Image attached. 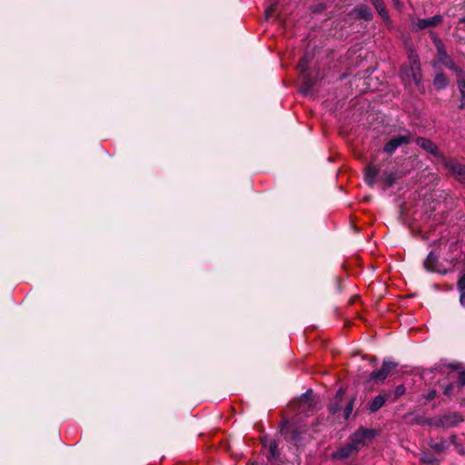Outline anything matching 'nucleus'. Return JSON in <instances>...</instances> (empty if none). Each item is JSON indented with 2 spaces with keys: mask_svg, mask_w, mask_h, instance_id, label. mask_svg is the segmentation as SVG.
<instances>
[{
  "mask_svg": "<svg viewBox=\"0 0 465 465\" xmlns=\"http://www.w3.org/2000/svg\"><path fill=\"white\" fill-rule=\"evenodd\" d=\"M399 76L406 88L410 87L413 82L420 93L424 94L425 88L422 84L421 66L413 67L402 64L400 68Z\"/></svg>",
  "mask_w": 465,
  "mask_h": 465,
  "instance_id": "4",
  "label": "nucleus"
},
{
  "mask_svg": "<svg viewBox=\"0 0 465 465\" xmlns=\"http://www.w3.org/2000/svg\"><path fill=\"white\" fill-rule=\"evenodd\" d=\"M433 427L441 428L445 430V425L442 418V414L440 416L433 417Z\"/></svg>",
  "mask_w": 465,
  "mask_h": 465,
  "instance_id": "30",
  "label": "nucleus"
},
{
  "mask_svg": "<svg viewBox=\"0 0 465 465\" xmlns=\"http://www.w3.org/2000/svg\"><path fill=\"white\" fill-rule=\"evenodd\" d=\"M392 393L391 391H386L383 394H379L374 399L368 403L367 410L370 413L377 412L381 408L384 406L386 401H390Z\"/></svg>",
  "mask_w": 465,
  "mask_h": 465,
  "instance_id": "14",
  "label": "nucleus"
},
{
  "mask_svg": "<svg viewBox=\"0 0 465 465\" xmlns=\"http://www.w3.org/2000/svg\"><path fill=\"white\" fill-rule=\"evenodd\" d=\"M275 10H276V8L274 6H271L270 8H268L265 11L266 17L268 18L269 16L272 15V14L275 12Z\"/></svg>",
  "mask_w": 465,
  "mask_h": 465,
  "instance_id": "39",
  "label": "nucleus"
},
{
  "mask_svg": "<svg viewBox=\"0 0 465 465\" xmlns=\"http://www.w3.org/2000/svg\"><path fill=\"white\" fill-rule=\"evenodd\" d=\"M428 446L438 454L444 453L449 450V441L443 437L440 438L439 441H436L434 439L430 438L428 440Z\"/></svg>",
  "mask_w": 465,
  "mask_h": 465,
  "instance_id": "18",
  "label": "nucleus"
},
{
  "mask_svg": "<svg viewBox=\"0 0 465 465\" xmlns=\"http://www.w3.org/2000/svg\"><path fill=\"white\" fill-rule=\"evenodd\" d=\"M383 164H373L371 163L365 167L364 181L369 186L372 187L374 185L379 174H381L380 180L384 183V190L392 187L397 180L401 178V174L396 167L390 170L382 169Z\"/></svg>",
  "mask_w": 465,
  "mask_h": 465,
  "instance_id": "1",
  "label": "nucleus"
},
{
  "mask_svg": "<svg viewBox=\"0 0 465 465\" xmlns=\"http://www.w3.org/2000/svg\"><path fill=\"white\" fill-rule=\"evenodd\" d=\"M377 435L378 431L376 430L367 429L361 426L349 437V440L351 442V444L354 445V447L357 448V450L359 451L361 447L371 443Z\"/></svg>",
  "mask_w": 465,
  "mask_h": 465,
  "instance_id": "7",
  "label": "nucleus"
},
{
  "mask_svg": "<svg viewBox=\"0 0 465 465\" xmlns=\"http://www.w3.org/2000/svg\"><path fill=\"white\" fill-rule=\"evenodd\" d=\"M443 22V16L441 15H435L428 18H418L414 23L413 26L416 31L424 30L429 27H435Z\"/></svg>",
  "mask_w": 465,
  "mask_h": 465,
  "instance_id": "11",
  "label": "nucleus"
},
{
  "mask_svg": "<svg viewBox=\"0 0 465 465\" xmlns=\"http://www.w3.org/2000/svg\"><path fill=\"white\" fill-rule=\"evenodd\" d=\"M445 430L455 428L465 420L463 415L459 411H446L442 414Z\"/></svg>",
  "mask_w": 465,
  "mask_h": 465,
  "instance_id": "13",
  "label": "nucleus"
},
{
  "mask_svg": "<svg viewBox=\"0 0 465 465\" xmlns=\"http://www.w3.org/2000/svg\"><path fill=\"white\" fill-rule=\"evenodd\" d=\"M440 386L442 387L443 394L446 395L447 397L450 398L452 396L454 389H455V383L449 382L446 385L441 384Z\"/></svg>",
  "mask_w": 465,
  "mask_h": 465,
  "instance_id": "29",
  "label": "nucleus"
},
{
  "mask_svg": "<svg viewBox=\"0 0 465 465\" xmlns=\"http://www.w3.org/2000/svg\"><path fill=\"white\" fill-rule=\"evenodd\" d=\"M442 167L446 170L447 175L455 179L458 183L465 186V165L460 163L454 157L442 158L440 163Z\"/></svg>",
  "mask_w": 465,
  "mask_h": 465,
  "instance_id": "6",
  "label": "nucleus"
},
{
  "mask_svg": "<svg viewBox=\"0 0 465 465\" xmlns=\"http://www.w3.org/2000/svg\"><path fill=\"white\" fill-rule=\"evenodd\" d=\"M425 425L433 427V417L432 418H427L426 417Z\"/></svg>",
  "mask_w": 465,
  "mask_h": 465,
  "instance_id": "40",
  "label": "nucleus"
},
{
  "mask_svg": "<svg viewBox=\"0 0 465 465\" xmlns=\"http://www.w3.org/2000/svg\"><path fill=\"white\" fill-rule=\"evenodd\" d=\"M455 450H457V452L460 455H465V449L462 445L461 442H458L455 446H454Z\"/></svg>",
  "mask_w": 465,
  "mask_h": 465,
  "instance_id": "37",
  "label": "nucleus"
},
{
  "mask_svg": "<svg viewBox=\"0 0 465 465\" xmlns=\"http://www.w3.org/2000/svg\"><path fill=\"white\" fill-rule=\"evenodd\" d=\"M345 391V388H339V390L336 391L335 395L328 404V411L331 415H335L343 409L344 419L349 420L353 411L354 403L356 401V395H351L347 399L346 404L343 408L342 402L344 401Z\"/></svg>",
  "mask_w": 465,
  "mask_h": 465,
  "instance_id": "3",
  "label": "nucleus"
},
{
  "mask_svg": "<svg viewBox=\"0 0 465 465\" xmlns=\"http://www.w3.org/2000/svg\"><path fill=\"white\" fill-rule=\"evenodd\" d=\"M267 442H268V436H264L261 439V443L262 444V446H266Z\"/></svg>",
  "mask_w": 465,
  "mask_h": 465,
  "instance_id": "42",
  "label": "nucleus"
},
{
  "mask_svg": "<svg viewBox=\"0 0 465 465\" xmlns=\"http://www.w3.org/2000/svg\"><path fill=\"white\" fill-rule=\"evenodd\" d=\"M312 390L309 389L304 393H302L300 397L297 398L296 402L299 405V408L302 411H305L307 409H312L314 407V401L312 399Z\"/></svg>",
  "mask_w": 465,
  "mask_h": 465,
  "instance_id": "16",
  "label": "nucleus"
},
{
  "mask_svg": "<svg viewBox=\"0 0 465 465\" xmlns=\"http://www.w3.org/2000/svg\"><path fill=\"white\" fill-rule=\"evenodd\" d=\"M448 441H449V445H450V444H452L453 446H455V445L459 442V440H458V436H457L456 434H454V433H453V434H451V435L450 436V438H449V440H448Z\"/></svg>",
  "mask_w": 465,
  "mask_h": 465,
  "instance_id": "38",
  "label": "nucleus"
},
{
  "mask_svg": "<svg viewBox=\"0 0 465 465\" xmlns=\"http://www.w3.org/2000/svg\"><path fill=\"white\" fill-rule=\"evenodd\" d=\"M399 363L397 361H392L391 359H384L382 361L381 368L385 370V371L390 374L392 370L398 367Z\"/></svg>",
  "mask_w": 465,
  "mask_h": 465,
  "instance_id": "26",
  "label": "nucleus"
},
{
  "mask_svg": "<svg viewBox=\"0 0 465 465\" xmlns=\"http://www.w3.org/2000/svg\"><path fill=\"white\" fill-rule=\"evenodd\" d=\"M438 395V392L436 390L432 389V390H430L428 391V393L426 394L425 398L427 401H432L434 400Z\"/></svg>",
  "mask_w": 465,
  "mask_h": 465,
  "instance_id": "35",
  "label": "nucleus"
},
{
  "mask_svg": "<svg viewBox=\"0 0 465 465\" xmlns=\"http://www.w3.org/2000/svg\"><path fill=\"white\" fill-rule=\"evenodd\" d=\"M373 8L377 11L380 17L383 22L389 23L391 22L390 14L387 9L386 4L384 0H368Z\"/></svg>",
  "mask_w": 465,
  "mask_h": 465,
  "instance_id": "17",
  "label": "nucleus"
},
{
  "mask_svg": "<svg viewBox=\"0 0 465 465\" xmlns=\"http://www.w3.org/2000/svg\"><path fill=\"white\" fill-rule=\"evenodd\" d=\"M426 417L419 415L414 418V423L418 425H425Z\"/></svg>",
  "mask_w": 465,
  "mask_h": 465,
  "instance_id": "36",
  "label": "nucleus"
},
{
  "mask_svg": "<svg viewBox=\"0 0 465 465\" xmlns=\"http://www.w3.org/2000/svg\"><path fill=\"white\" fill-rule=\"evenodd\" d=\"M424 268L430 272H439L446 274L448 270L441 269L442 265L439 262L438 256L435 255L434 252H430L423 262Z\"/></svg>",
  "mask_w": 465,
  "mask_h": 465,
  "instance_id": "12",
  "label": "nucleus"
},
{
  "mask_svg": "<svg viewBox=\"0 0 465 465\" xmlns=\"http://www.w3.org/2000/svg\"><path fill=\"white\" fill-rule=\"evenodd\" d=\"M392 3H393V5L395 6V8H400L401 7L402 5V3L401 0H391Z\"/></svg>",
  "mask_w": 465,
  "mask_h": 465,
  "instance_id": "41",
  "label": "nucleus"
},
{
  "mask_svg": "<svg viewBox=\"0 0 465 465\" xmlns=\"http://www.w3.org/2000/svg\"><path fill=\"white\" fill-rule=\"evenodd\" d=\"M358 20H363L365 22H370L373 19L374 15L371 12V9L369 5L365 4H361L356 5L351 12Z\"/></svg>",
  "mask_w": 465,
  "mask_h": 465,
  "instance_id": "15",
  "label": "nucleus"
},
{
  "mask_svg": "<svg viewBox=\"0 0 465 465\" xmlns=\"http://www.w3.org/2000/svg\"><path fill=\"white\" fill-rule=\"evenodd\" d=\"M414 142L427 153L434 156L439 163L442 162V158L446 157V155L440 151L438 145L429 138L418 136Z\"/></svg>",
  "mask_w": 465,
  "mask_h": 465,
  "instance_id": "8",
  "label": "nucleus"
},
{
  "mask_svg": "<svg viewBox=\"0 0 465 465\" xmlns=\"http://www.w3.org/2000/svg\"><path fill=\"white\" fill-rule=\"evenodd\" d=\"M281 435H282L287 441H291L296 447L302 444L303 435L306 434L307 430L305 428L296 426L290 422L288 420H284L279 428Z\"/></svg>",
  "mask_w": 465,
  "mask_h": 465,
  "instance_id": "5",
  "label": "nucleus"
},
{
  "mask_svg": "<svg viewBox=\"0 0 465 465\" xmlns=\"http://www.w3.org/2000/svg\"><path fill=\"white\" fill-rule=\"evenodd\" d=\"M269 454L267 456L268 461L280 460L281 450L277 440H271L268 442Z\"/></svg>",
  "mask_w": 465,
  "mask_h": 465,
  "instance_id": "21",
  "label": "nucleus"
},
{
  "mask_svg": "<svg viewBox=\"0 0 465 465\" xmlns=\"http://www.w3.org/2000/svg\"><path fill=\"white\" fill-rule=\"evenodd\" d=\"M436 91L446 89L450 84V79L444 72L437 73L432 80Z\"/></svg>",
  "mask_w": 465,
  "mask_h": 465,
  "instance_id": "19",
  "label": "nucleus"
},
{
  "mask_svg": "<svg viewBox=\"0 0 465 465\" xmlns=\"http://www.w3.org/2000/svg\"><path fill=\"white\" fill-rule=\"evenodd\" d=\"M317 79L311 76L309 74H303V80L300 87V91L303 95H308L314 85L316 84Z\"/></svg>",
  "mask_w": 465,
  "mask_h": 465,
  "instance_id": "20",
  "label": "nucleus"
},
{
  "mask_svg": "<svg viewBox=\"0 0 465 465\" xmlns=\"http://www.w3.org/2000/svg\"><path fill=\"white\" fill-rule=\"evenodd\" d=\"M377 361H378V359L375 356H373L372 359L371 360V363H376Z\"/></svg>",
  "mask_w": 465,
  "mask_h": 465,
  "instance_id": "44",
  "label": "nucleus"
},
{
  "mask_svg": "<svg viewBox=\"0 0 465 465\" xmlns=\"http://www.w3.org/2000/svg\"><path fill=\"white\" fill-rule=\"evenodd\" d=\"M459 24H462L465 25V15L459 20Z\"/></svg>",
  "mask_w": 465,
  "mask_h": 465,
  "instance_id": "43",
  "label": "nucleus"
},
{
  "mask_svg": "<svg viewBox=\"0 0 465 465\" xmlns=\"http://www.w3.org/2000/svg\"><path fill=\"white\" fill-rule=\"evenodd\" d=\"M430 37L436 49L435 62L440 63L447 69L455 73L456 75L465 74V71L460 67L451 55L448 54L447 47L441 38L433 31L430 32Z\"/></svg>",
  "mask_w": 465,
  "mask_h": 465,
  "instance_id": "2",
  "label": "nucleus"
},
{
  "mask_svg": "<svg viewBox=\"0 0 465 465\" xmlns=\"http://www.w3.org/2000/svg\"><path fill=\"white\" fill-rule=\"evenodd\" d=\"M411 141V136L408 133L405 135L399 134L397 136L391 137L383 146V152L388 153L389 158L383 161V163L388 162L391 163L390 156L398 149V147L408 144Z\"/></svg>",
  "mask_w": 465,
  "mask_h": 465,
  "instance_id": "9",
  "label": "nucleus"
},
{
  "mask_svg": "<svg viewBox=\"0 0 465 465\" xmlns=\"http://www.w3.org/2000/svg\"><path fill=\"white\" fill-rule=\"evenodd\" d=\"M250 465H256V462H252Z\"/></svg>",
  "mask_w": 465,
  "mask_h": 465,
  "instance_id": "45",
  "label": "nucleus"
},
{
  "mask_svg": "<svg viewBox=\"0 0 465 465\" xmlns=\"http://www.w3.org/2000/svg\"><path fill=\"white\" fill-rule=\"evenodd\" d=\"M455 387H457L458 391H461L465 387V371L458 372Z\"/></svg>",
  "mask_w": 465,
  "mask_h": 465,
  "instance_id": "28",
  "label": "nucleus"
},
{
  "mask_svg": "<svg viewBox=\"0 0 465 465\" xmlns=\"http://www.w3.org/2000/svg\"><path fill=\"white\" fill-rule=\"evenodd\" d=\"M457 289L460 292V298H459L460 304L461 305V307L465 308V286H463V287L457 286Z\"/></svg>",
  "mask_w": 465,
  "mask_h": 465,
  "instance_id": "31",
  "label": "nucleus"
},
{
  "mask_svg": "<svg viewBox=\"0 0 465 465\" xmlns=\"http://www.w3.org/2000/svg\"><path fill=\"white\" fill-rule=\"evenodd\" d=\"M408 58H409V61H410V64H408L407 66H421L420 65V56L419 54L416 53L415 50L413 49H410L408 51Z\"/></svg>",
  "mask_w": 465,
  "mask_h": 465,
  "instance_id": "25",
  "label": "nucleus"
},
{
  "mask_svg": "<svg viewBox=\"0 0 465 465\" xmlns=\"http://www.w3.org/2000/svg\"><path fill=\"white\" fill-rule=\"evenodd\" d=\"M306 65H307V59L305 57L301 58L299 61L298 66H299V68H301V72L302 74H307L306 73V70H307Z\"/></svg>",
  "mask_w": 465,
  "mask_h": 465,
  "instance_id": "33",
  "label": "nucleus"
},
{
  "mask_svg": "<svg viewBox=\"0 0 465 465\" xmlns=\"http://www.w3.org/2000/svg\"><path fill=\"white\" fill-rule=\"evenodd\" d=\"M447 368L453 370V371H458V372H459V371H460L462 365L460 362H451V363L447 364Z\"/></svg>",
  "mask_w": 465,
  "mask_h": 465,
  "instance_id": "34",
  "label": "nucleus"
},
{
  "mask_svg": "<svg viewBox=\"0 0 465 465\" xmlns=\"http://www.w3.org/2000/svg\"><path fill=\"white\" fill-rule=\"evenodd\" d=\"M419 461L422 465H440V460L428 450L421 451Z\"/></svg>",
  "mask_w": 465,
  "mask_h": 465,
  "instance_id": "22",
  "label": "nucleus"
},
{
  "mask_svg": "<svg viewBox=\"0 0 465 465\" xmlns=\"http://www.w3.org/2000/svg\"><path fill=\"white\" fill-rule=\"evenodd\" d=\"M357 448L349 440L346 444L341 446L336 451L331 454V459L335 460H345L352 455L358 454Z\"/></svg>",
  "mask_w": 465,
  "mask_h": 465,
  "instance_id": "10",
  "label": "nucleus"
},
{
  "mask_svg": "<svg viewBox=\"0 0 465 465\" xmlns=\"http://www.w3.org/2000/svg\"><path fill=\"white\" fill-rule=\"evenodd\" d=\"M457 76V85L458 89L460 93V104L459 105L460 109H465V74Z\"/></svg>",
  "mask_w": 465,
  "mask_h": 465,
  "instance_id": "23",
  "label": "nucleus"
},
{
  "mask_svg": "<svg viewBox=\"0 0 465 465\" xmlns=\"http://www.w3.org/2000/svg\"><path fill=\"white\" fill-rule=\"evenodd\" d=\"M406 391L405 386L403 384L398 385L393 391H391L392 395L390 399V401L395 402L400 397H401Z\"/></svg>",
  "mask_w": 465,
  "mask_h": 465,
  "instance_id": "27",
  "label": "nucleus"
},
{
  "mask_svg": "<svg viewBox=\"0 0 465 465\" xmlns=\"http://www.w3.org/2000/svg\"><path fill=\"white\" fill-rule=\"evenodd\" d=\"M389 374L385 371L384 369L381 367V369L371 372L369 376V381H373L375 382L383 381Z\"/></svg>",
  "mask_w": 465,
  "mask_h": 465,
  "instance_id": "24",
  "label": "nucleus"
},
{
  "mask_svg": "<svg viewBox=\"0 0 465 465\" xmlns=\"http://www.w3.org/2000/svg\"><path fill=\"white\" fill-rule=\"evenodd\" d=\"M334 281H335V292L337 294H341L343 292L341 279L340 277H335Z\"/></svg>",
  "mask_w": 465,
  "mask_h": 465,
  "instance_id": "32",
  "label": "nucleus"
}]
</instances>
